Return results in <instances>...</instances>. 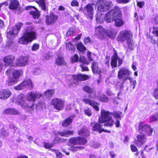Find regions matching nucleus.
<instances>
[{
    "label": "nucleus",
    "mask_w": 158,
    "mask_h": 158,
    "mask_svg": "<svg viewBox=\"0 0 158 158\" xmlns=\"http://www.w3.org/2000/svg\"><path fill=\"white\" fill-rule=\"evenodd\" d=\"M84 148L81 146H77L73 147L71 149V150L74 152H77L79 150L83 149Z\"/></svg>",
    "instance_id": "nucleus-51"
},
{
    "label": "nucleus",
    "mask_w": 158,
    "mask_h": 158,
    "mask_svg": "<svg viewBox=\"0 0 158 158\" xmlns=\"http://www.w3.org/2000/svg\"><path fill=\"white\" fill-rule=\"evenodd\" d=\"M130 0H117V2L119 3H127L129 2Z\"/></svg>",
    "instance_id": "nucleus-63"
},
{
    "label": "nucleus",
    "mask_w": 158,
    "mask_h": 158,
    "mask_svg": "<svg viewBox=\"0 0 158 158\" xmlns=\"http://www.w3.org/2000/svg\"><path fill=\"white\" fill-rule=\"evenodd\" d=\"M132 37L133 34L130 31L124 30L120 31L117 38V40L120 42H123L126 41L128 48L132 49L133 47L132 40Z\"/></svg>",
    "instance_id": "nucleus-2"
},
{
    "label": "nucleus",
    "mask_w": 158,
    "mask_h": 158,
    "mask_svg": "<svg viewBox=\"0 0 158 158\" xmlns=\"http://www.w3.org/2000/svg\"><path fill=\"white\" fill-rule=\"evenodd\" d=\"M86 139H69L67 144L73 147L75 145H84L87 143Z\"/></svg>",
    "instance_id": "nucleus-14"
},
{
    "label": "nucleus",
    "mask_w": 158,
    "mask_h": 158,
    "mask_svg": "<svg viewBox=\"0 0 158 158\" xmlns=\"http://www.w3.org/2000/svg\"><path fill=\"white\" fill-rule=\"evenodd\" d=\"M29 61L28 56L21 55L17 58L13 67H24L26 66Z\"/></svg>",
    "instance_id": "nucleus-11"
},
{
    "label": "nucleus",
    "mask_w": 158,
    "mask_h": 158,
    "mask_svg": "<svg viewBox=\"0 0 158 158\" xmlns=\"http://www.w3.org/2000/svg\"><path fill=\"white\" fill-rule=\"evenodd\" d=\"M3 113L5 114L16 115L18 114L19 113V111L13 108H9L4 110Z\"/></svg>",
    "instance_id": "nucleus-29"
},
{
    "label": "nucleus",
    "mask_w": 158,
    "mask_h": 158,
    "mask_svg": "<svg viewBox=\"0 0 158 158\" xmlns=\"http://www.w3.org/2000/svg\"><path fill=\"white\" fill-rule=\"evenodd\" d=\"M152 96L156 99H158V87L155 88L152 93Z\"/></svg>",
    "instance_id": "nucleus-49"
},
{
    "label": "nucleus",
    "mask_w": 158,
    "mask_h": 158,
    "mask_svg": "<svg viewBox=\"0 0 158 158\" xmlns=\"http://www.w3.org/2000/svg\"><path fill=\"white\" fill-rule=\"evenodd\" d=\"M40 45L39 44L35 43L31 47V50L33 51H35L38 49L39 48Z\"/></svg>",
    "instance_id": "nucleus-52"
},
{
    "label": "nucleus",
    "mask_w": 158,
    "mask_h": 158,
    "mask_svg": "<svg viewBox=\"0 0 158 158\" xmlns=\"http://www.w3.org/2000/svg\"><path fill=\"white\" fill-rule=\"evenodd\" d=\"M72 77L73 80H70V81L69 84L70 86L78 83L79 81H84L89 80L91 76L85 74L80 73L73 75Z\"/></svg>",
    "instance_id": "nucleus-8"
},
{
    "label": "nucleus",
    "mask_w": 158,
    "mask_h": 158,
    "mask_svg": "<svg viewBox=\"0 0 158 158\" xmlns=\"http://www.w3.org/2000/svg\"><path fill=\"white\" fill-rule=\"evenodd\" d=\"M65 44L66 48L67 50L73 52L75 51V47L72 42L69 41L66 43Z\"/></svg>",
    "instance_id": "nucleus-40"
},
{
    "label": "nucleus",
    "mask_w": 158,
    "mask_h": 158,
    "mask_svg": "<svg viewBox=\"0 0 158 158\" xmlns=\"http://www.w3.org/2000/svg\"><path fill=\"white\" fill-rule=\"evenodd\" d=\"M19 5V2L18 0H10L8 8L10 10H15L18 8Z\"/></svg>",
    "instance_id": "nucleus-26"
},
{
    "label": "nucleus",
    "mask_w": 158,
    "mask_h": 158,
    "mask_svg": "<svg viewBox=\"0 0 158 158\" xmlns=\"http://www.w3.org/2000/svg\"><path fill=\"white\" fill-rule=\"evenodd\" d=\"M91 42H92V41L89 36L85 38L84 40V43L85 45L87 44L88 43Z\"/></svg>",
    "instance_id": "nucleus-56"
},
{
    "label": "nucleus",
    "mask_w": 158,
    "mask_h": 158,
    "mask_svg": "<svg viewBox=\"0 0 158 158\" xmlns=\"http://www.w3.org/2000/svg\"><path fill=\"white\" fill-rule=\"evenodd\" d=\"M79 57L78 55L77 54H75L74 55L71 57L70 59V61L72 63L77 62L79 61Z\"/></svg>",
    "instance_id": "nucleus-46"
},
{
    "label": "nucleus",
    "mask_w": 158,
    "mask_h": 158,
    "mask_svg": "<svg viewBox=\"0 0 158 158\" xmlns=\"http://www.w3.org/2000/svg\"><path fill=\"white\" fill-rule=\"evenodd\" d=\"M35 2L45 12L48 10L45 0H36Z\"/></svg>",
    "instance_id": "nucleus-30"
},
{
    "label": "nucleus",
    "mask_w": 158,
    "mask_h": 158,
    "mask_svg": "<svg viewBox=\"0 0 158 158\" xmlns=\"http://www.w3.org/2000/svg\"><path fill=\"white\" fill-rule=\"evenodd\" d=\"M75 116L73 115L70 116L62 121V126L64 127H66L71 125L73 120V118Z\"/></svg>",
    "instance_id": "nucleus-24"
},
{
    "label": "nucleus",
    "mask_w": 158,
    "mask_h": 158,
    "mask_svg": "<svg viewBox=\"0 0 158 158\" xmlns=\"http://www.w3.org/2000/svg\"><path fill=\"white\" fill-rule=\"evenodd\" d=\"M122 17V14L120 8L115 6L113 9L108 11L106 14L104 19L107 23H110L112 20Z\"/></svg>",
    "instance_id": "nucleus-5"
},
{
    "label": "nucleus",
    "mask_w": 158,
    "mask_h": 158,
    "mask_svg": "<svg viewBox=\"0 0 158 158\" xmlns=\"http://www.w3.org/2000/svg\"><path fill=\"white\" fill-rule=\"evenodd\" d=\"M55 93V90L54 89H48L44 93L43 96L42 97L45 98H49L52 97Z\"/></svg>",
    "instance_id": "nucleus-33"
},
{
    "label": "nucleus",
    "mask_w": 158,
    "mask_h": 158,
    "mask_svg": "<svg viewBox=\"0 0 158 158\" xmlns=\"http://www.w3.org/2000/svg\"><path fill=\"white\" fill-rule=\"evenodd\" d=\"M110 58V56L107 55H106L105 57V64L108 67L109 66Z\"/></svg>",
    "instance_id": "nucleus-54"
},
{
    "label": "nucleus",
    "mask_w": 158,
    "mask_h": 158,
    "mask_svg": "<svg viewBox=\"0 0 158 158\" xmlns=\"http://www.w3.org/2000/svg\"><path fill=\"white\" fill-rule=\"evenodd\" d=\"M80 63H81L82 64L88 65L89 64V62L87 60L86 58L84 56H82L79 57V61Z\"/></svg>",
    "instance_id": "nucleus-44"
},
{
    "label": "nucleus",
    "mask_w": 158,
    "mask_h": 158,
    "mask_svg": "<svg viewBox=\"0 0 158 158\" xmlns=\"http://www.w3.org/2000/svg\"><path fill=\"white\" fill-rule=\"evenodd\" d=\"M55 64L58 66H66V63L64 60V57L60 56H57L56 59Z\"/></svg>",
    "instance_id": "nucleus-27"
},
{
    "label": "nucleus",
    "mask_w": 158,
    "mask_h": 158,
    "mask_svg": "<svg viewBox=\"0 0 158 158\" xmlns=\"http://www.w3.org/2000/svg\"><path fill=\"white\" fill-rule=\"evenodd\" d=\"M102 129V125L99 123H97L93 125L92 131H98L100 133L101 129Z\"/></svg>",
    "instance_id": "nucleus-41"
},
{
    "label": "nucleus",
    "mask_w": 158,
    "mask_h": 158,
    "mask_svg": "<svg viewBox=\"0 0 158 158\" xmlns=\"http://www.w3.org/2000/svg\"><path fill=\"white\" fill-rule=\"evenodd\" d=\"M83 90L85 92L89 94H93L94 92V89L91 88L90 86L86 85L82 88Z\"/></svg>",
    "instance_id": "nucleus-37"
},
{
    "label": "nucleus",
    "mask_w": 158,
    "mask_h": 158,
    "mask_svg": "<svg viewBox=\"0 0 158 158\" xmlns=\"http://www.w3.org/2000/svg\"><path fill=\"white\" fill-rule=\"evenodd\" d=\"M112 113L104 110H102L101 112V119H99L98 122L101 124L105 123L103 126L112 127L113 126L114 121L113 119Z\"/></svg>",
    "instance_id": "nucleus-4"
},
{
    "label": "nucleus",
    "mask_w": 158,
    "mask_h": 158,
    "mask_svg": "<svg viewBox=\"0 0 158 158\" xmlns=\"http://www.w3.org/2000/svg\"><path fill=\"white\" fill-rule=\"evenodd\" d=\"M152 33L153 34H155L156 36L158 37V29H156L154 28Z\"/></svg>",
    "instance_id": "nucleus-64"
},
{
    "label": "nucleus",
    "mask_w": 158,
    "mask_h": 158,
    "mask_svg": "<svg viewBox=\"0 0 158 158\" xmlns=\"http://www.w3.org/2000/svg\"><path fill=\"white\" fill-rule=\"evenodd\" d=\"M95 35L98 36V38L101 40L104 39L106 31L102 26L99 25L98 26L95 27Z\"/></svg>",
    "instance_id": "nucleus-17"
},
{
    "label": "nucleus",
    "mask_w": 158,
    "mask_h": 158,
    "mask_svg": "<svg viewBox=\"0 0 158 158\" xmlns=\"http://www.w3.org/2000/svg\"><path fill=\"white\" fill-rule=\"evenodd\" d=\"M144 139H135L134 143L138 147H140L143 145L145 142L144 141Z\"/></svg>",
    "instance_id": "nucleus-42"
},
{
    "label": "nucleus",
    "mask_w": 158,
    "mask_h": 158,
    "mask_svg": "<svg viewBox=\"0 0 158 158\" xmlns=\"http://www.w3.org/2000/svg\"><path fill=\"white\" fill-rule=\"evenodd\" d=\"M23 25V23L21 22L16 24L11 28L9 31L6 32L7 38L10 40H13L18 36L21 28Z\"/></svg>",
    "instance_id": "nucleus-6"
},
{
    "label": "nucleus",
    "mask_w": 158,
    "mask_h": 158,
    "mask_svg": "<svg viewBox=\"0 0 158 158\" xmlns=\"http://www.w3.org/2000/svg\"><path fill=\"white\" fill-rule=\"evenodd\" d=\"M85 114L89 117H90L92 115V112L89 108H88L84 110Z\"/></svg>",
    "instance_id": "nucleus-50"
},
{
    "label": "nucleus",
    "mask_w": 158,
    "mask_h": 158,
    "mask_svg": "<svg viewBox=\"0 0 158 158\" xmlns=\"http://www.w3.org/2000/svg\"><path fill=\"white\" fill-rule=\"evenodd\" d=\"M34 11H30L29 14L31 15L32 18L34 19H38L39 18L40 15V11L36 8Z\"/></svg>",
    "instance_id": "nucleus-31"
},
{
    "label": "nucleus",
    "mask_w": 158,
    "mask_h": 158,
    "mask_svg": "<svg viewBox=\"0 0 158 158\" xmlns=\"http://www.w3.org/2000/svg\"><path fill=\"white\" fill-rule=\"evenodd\" d=\"M78 134L84 137H87L90 135V132L87 128L85 126H83L78 131Z\"/></svg>",
    "instance_id": "nucleus-25"
},
{
    "label": "nucleus",
    "mask_w": 158,
    "mask_h": 158,
    "mask_svg": "<svg viewBox=\"0 0 158 158\" xmlns=\"http://www.w3.org/2000/svg\"><path fill=\"white\" fill-rule=\"evenodd\" d=\"M131 73H132L128 69L122 67L120 69L118 72V78L120 80L124 79L125 81L127 79L131 81V78L129 76L131 75Z\"/></svg>",
    "instance_id": "nucleus-10"
},
{
    "label": "nucleus",
    "mask_w": 158,
    "mask_h": 158,
    "mask_svg": "<svg viewBox=\"0 0 158 158\" xmlns=\"http://www.w3.org/2000/svg\"><path fill=\"white\" fill-rule=\"evenodd\" d=\"M64 104V101L58 98H54L51 100V104L55 109L58 111H60L63 109Z\"/></svg>",
    "instance_id": "nucleus-12"
},
{
    "label": "nucleus",
    "mask_w": 158,
    "mask_h": 158,
    "mask_svg": "<svg viewBox=\"0 0 158 158\" xmlns=\"http://www.w3.org/2000/svg\"><path fill=\"white\" fill-rule=\"evenodd\" d=\"M113 21H115L114 24L118 27H121L123 26L124 24V21L122 17L113 19V20H112V22Z\"/></svg>",
    "instance_id": "nucleus-34"
},
{
    "label": "nucleus",
    "mask_w": 158,
    "mask_h": 158,
    "mask_svg": "<svg viewBox=\"0 0 158 158\" xmlns=\"http://www.w3.org/2000/svg\"><path fill=\"white\" fill-rule=\"evenodd\" d=\"M89 145L91 147L95 148L100 146V144L99 143L94 140L91 141L89 143Z\"/></svg>",
    "instance_id": "nucleus-45"
},
{
    "label": "nucleus",
    "mask_w": 158,
    "mask_h": 158,
    "mask_svg": "<svg viewBox=\"0 0 158 158\" xmlns=\"http://www.w3.org/2000/svg\"><path fill=\"white\" fill-rule=\"evenodd\" d=\"M82 101L85 104H88L96 111H98L99 110L98 106L99 103L94 100H91L89 98H85L82 100Z\"/></svg>",
    "instance_id": "nucleus-19"
},
{
    "label": "nucleus",
    "mask_w": 158,
    "mask_h": 158,
    "mask_svg": "<svg viewBox=\"0 0 158 158\" xmlns=\"http://www.w3.org/2000/svg\"><path fill=\"white\" fill-rule=\"evenodd\" d=\"M113 116L114 115V118L115 119H119L120 120H121V115L122 114V113L120 111H114L112 113Z\"/></svg>",
    "instance_id": "nucleus-43"
},
{
    "label": "nucleus",
    "mask_w": 158,
    "mask_h": 158,
    "mask_svg": "<svg viewBox=\"0 0 158 158\" xmlns=\"http://www.w3.org/2000/svg\"><path fill=\"white\" fill-rule=\"evenodd\" d=\"M144 123L143 122H141L139 123L138 131L141 134L137 136V138H145V135L142 133L143 131H145L148 135H151L152 134L153 128H151L149 125Z\"/></svg>",
    "instance_id": "nucleus-7"
},
{
    "label": "nucleus",
    "mask_w": 158,
    "mask_h": 158,
    "mask_svg": "<svg viewBox=\"0 0 158 158\" xmlns=\"http://www.w3.org/2000/svg\"><path fill=\"white\" fill-rule=\"evenodd\" d=\"M70 4L72 6H78L79 5V3L76 0H73Z\"/></svg>",
    "instance_id": "nucleus-55"
},
{
    "label": "nucleus",
    "mask_w": 158,
    "mask_h": 158,
    "mask_svg": "<svg viewBox=\"0 0 158 158\" xmlns=\"http://www.w3.org/2000/svg\"><path fill=\"white\" fill-rule=\"evenodd\" d=\"M23 71L20 69L15 70L12 73V76L19 79V77L23 75Z\"/></svg>",
    "instance_id": "nucleus-39"
},
{
    "label": "nucleus",
    "mask_w": 158,
    "mask_h": 158,
    "mask_svg": "<svg viewBox=\"0 0 158 158\" xmlns=\"http://www.w3.org/2000/svg\"><path fill=\"white\" fill-rule=\"evenodd\" d=\"M33 87L31 80L30 79H28L23 80L17 85L15 86L14 89L17 90H20L25 88L31 89Z\"/></svg>",
    "instance_id": "nucleus-9"
},
{
    "label": "nucleus",
    "mask_w": 158,
    "mask_h": 158,
    "mask_svg": "<svg viewBox=\"0 0 158 158\" xmlns=\"http://www.w3.org/2000/svg\"><path fill=\"white\" fill-rule=\"evenodd\" d=\"M76 47L79 51L83 53H84L86 50V47L81 42H80L77 44Z\"/></svg>",
    "instance_id": "nucleus-36"
},
{
    "label": "nucleus",
    "mask_w": 158,
    "mask_h": 158,
    "mask_svg": "<svg viewBox=\"0 0 158 158\" xmlns=\"http://www.w3.org/2000/svg\"><path fill=\"white\" fill-rule=\"evenodd\" d=\"M32 29L33 28L31 27H27L26 31L19 39V43L23 44H27L36 39V32L30 30L31 29Z\"/></svg>",
    "instance_id": "nucleus-3"
},
{
    "label": "nucleus",
    "mask_w": 158,
    "mask_h": 158,
    "mask_svg": "<svg viewBox=\"0 0 158 158\" xmlns=\"http://www.w3.org/2000/svg\"><path fill=\"white\" fill-rule=\"evenodd\" d=\"M65 140V139H63L62 140L61 139H54L52 143L44 142V147L46 149H50L53 147L55 144L62 143L64 142Z\"/></svg>",
    "instance_id": "nucleus-18"
},
{
    "label": "nucleus",
    "mask_w": 158,
    "mask_h": 158,
    "mask_svg": "<svg viewBox=\"0 0 158 158\" xmlns=\"http://www.w3.org/2000/svg\"><path fill=\"white\" fill-rule=\"evenodd\" d=\"M15 59V56L12 55H9L6 56L3 59L4 66L5 67H7L8 66L13 67V65H14V64H13Z\"/></svg>",
    "instance_id": "nucleus-15"
},
{
    "label": "nucleus",
    "mask_w": 158,
    "mask_h": 158,
    "mask_svg": "<svg viewBox=\"0 0 158 158\" xmlns=\"http://www.w3.org/2000/svg\"><path fill=\"white\" fill-rule=\"evenodd\" d=\"M19 81V79L13 76L10 77L8 78V80L6 82L8 85H11L13 84H15Z\"/></svg>",
    "instance_id": "nucleus-32"
},
{
    "label": "nucleus",
    "mask_w": 158,
    "mask_h": 158,
    "mask_svg": "<svg viewBox=\"0 0 158 158\" xmlns=\"http://www.w3.org/2000/svg\"><path fill=\"white\" fill-rule=\"evenodd\" d=\"M91 68L94 74H100L102 73V71L99 67L98 64L97 62L93 61L92 63Z\"/></svg>",
    "instance_id": "nucleus-23"
},
{
    "label": "nucleus",
    "mask_w": 158,
    "mask_h": 158,
    "mask_svg": "<svg viewBox=\"0 0 158 158\" xmlns=\"http://www.w3.org/2000/svg\"><path fill=\"white\" fill-rule=\"evenodd\" d=\"M99 99L101 102H107L109 99L105 95L102 94L99 97Z\"/></svg>",
    "instance_id": "nucleus-47"
},
{
    "label": "nucleus",
    "mask_w": 158,
    "mask_h": 158,
    "mask_svg": "<svg viewBox=\"0 0 158 158\" xmlns=\"http://www.w3.org/2000/svg\"><path fill=\"white\" fill-rule=\"evenodd\" d=\"M81 69V71H89V69L87 66H85L83 64H81L80 65Z\"/></svg>",
    "instance_id": "nucleus-53"
},
{
    "label": "nucleus",
    "mask_w": 158,
    "mask_h": 158,
    "mask_svg": "<svg viewBox=\"0 0 158 158\" xmlns=\"http://www.w3.org/2000/svg\"><path fill=\"white\" fill-rule=\"evenodd\" d=\"M46 105L44 102L40 101L38 102L35 105V108L37 110H41L45 108Z\"/></svg>",
    "instance_id": "nucleus-35"
},
{
    "label": "nucleus",
    "mask_w": 158,
    "mask_h": 158,
    "mask_svg": "<svg viewBox=\"0 0 158 158\" xmlns=\"http://www.w3.org/2000/svg\"><path fill=\"white\" fill-rule=\"evenodd\" d=\"M56 157L57 158H62L63 156V154L58 151L56 153Z\"/></svg>",
    "instance_id": "nucleus-62"
},
{
    "label": "nucleus",
    "mask_w": 158,
    "mask_h": 158,
    "mask_svg": "<svg viewBox=\"0 0 158 158\" xmlns=\"http://www.w3.org/2000/svg\"><path fill=\"white\" fill-rule=\"evenodd\" d=\"M131 149L133 152H137L138 151L137 147L134 145L131 144L130 146Z\"/></svg>",
    "instance_id": "nucleus-59"
},
{
    "label": "nucleus",
    "mask_w": 158,
    "mask_h": 158,
    "mask_svg": "<svg viewBox=\"0 0 158 158\" xmlns=\"http://www.w3.org/2000/svg\"><path fill=\"white\" fill-rule=\"evenodd\" d=\"M157 120V118L156 117L153 115L152 116H151L150 118V122H152L153 121H156Z\"/></svg>",
    "instance_id": "nucleus-60"
},
{
    "label": "nucleus",
    "mask_w": 158,
    "mask_h": 158,
    "mask_svg": "<svg viewBox=\"0 0 158 158\" xmlns=\"http://www.w3.org/2000/svg\"><path fill=\"white\" fill-rule=\"evenodd\" d=\"M82 35L81 34H80L77 35V36L75 37L72 40L73 42H76L77 41L80 40V39L81 38V35Z\"/></svg>",
    "instance_id": "nucleus-61"
},
{
    "label": "nucleus",
    "mask_w": 158,
    "mask_h": 158,
    "mask_svg": "<svg viewBox=\"0 0 158 158\" xmlns=\"http://www.w3.org/2000/svg\"><path fill=\"white\" fill-rule=\"evenodd\" d=\"M98 5L102 12L106 11L110 9L112 6L113 4L111 2H104L103 0H99Z\"/></svg>",
    "instance_id": "nucleus-13"
},
{
    "label": "nucleus",
    "mask_w": 158,
    "mask_h": 158,
    "mask_svg": "<svg viewBox=\"0 0 158 158\" xmlns=\"http://www.w3.org/2000/svg\"><path fill=\"white\" fill-rule=\"evenodd\" d=\"M113 51L114 53L111 58V61L110 62L112 68H114L117 67V60L118 59V55L117 52V51L114 49Z\"/></svg>",
    "instance_id": "nucleus-21"
},
{
    "label": "nucleus",
    "mask_w": 158,
    "mask_h": 158,
    "mask_svg": "<svg viewBox=\"0 0 158 158\" xmlns=\"http://www.w3.org/2000/svg\"><path fill=\"white\" fill-rule=\"evenodd\" d=\"M36 8L34 6H27L25 7V10H31L33 9L35 10Z\"/></svg>",
    "instance_id": "nucleus-58"
},
{
    "label": "nucleus",
    "mask_w": 158,
    "mask_h": 158,
    "mask_svg": "<svg viewBox=\"0 0 158 158\" xmlns=\"http://www.w3.org/2000/svg\"><path fill=\"white\" fill-rule=\"evenodd\" d=\"M12 94L9 89H4L0 90V99L5 100L9 98Z\"/></svg>",
    "instance_id": "nucleus-20"
},
{
    "label": "nucleus",
    "mask_w": 158,
    "mask_h": 158,
    "mask_svg": "<svg viewBox=\"0 0 158 158\" xmlns=\"http://www.w3.org/2000/svg\"><path fill=\"white\" fill-rule=\"evenodd\" d=\"M46 23L48 25L53 24L57 20L58 16L53 12L50 13L49 15L45 16Z\"/></svg>",
    "instance_id": "nucleus-16"
},
{
    "label": "nucleus",
    "mask_w": 158,
    "mask_h": 158,
    "mask_svg": "<svg viewBox=\"0 0 158 158\" xmlns=\"http://www.w3.org/2000/svg\"><path fill=\"white\" fill-rule=\"evenodd\" d=\"M145 2L143 1L138 2L137 3V6L140 8H142L144 6Z\"/></svg>",
    "instance_id": "nucleus-57"
},
{
    "label": "nucleus",
    "mask_w": 158,
    "mask_h": 158,
    "mask_svg": "<svg viewBox=\"0 0 158 158\" xmlns=\"http://www.w3.org/2000/svg\"><path fill=\"white\" fill-rule=\"evenodd\" d=\"M105 33L107 36L111 39L114 38L116 35L114 30L113 29H110L106 31Z\"/></svg>",
    "instance_id": "nucleus-38"
},
{
    "label": "nucleus",
    "mask_w": 158,
    "mask_h": 158,
    "mask_svg": "<svg viewBox=\"0 0 158 158\" xmlns=\"http://www.w3.org/2000/svg\"><path fill=\"white\" fill-rule=\"evenodd\" d=\"M57 133L60 136L68 137L69 135H73L74 134V132L73 130L70 131L64 130L62 131H58Z\"/></svg>",
    "instance_id": "nucleus-28"
},
{
    "label": "nucleus",
    "mask_w": 158,
    "mask_h": 158,
    "mask_svg": "<svg viewBox=\"0 0 158 158\" xmlns=\"http://www.w3.org/2000/svg\"><path fill=\"white\" fill-rule=\"evenodd\" d=\"M94 5V3H88L84 7L87 12L88 15L90 18H92L93 17Z\"/></svg>",
    "instance_id": "nucleus-22"
},
{
    "label": "nucleus",
    "mask_w": 158,
    "mask_h": 158,
    "mask_svg": "<svg viewBox=\"0 0 158 158\" xmlns=\"http://www.w3.org/2000/svg\"><path fill=\"white\" fill-rule=\"evenodd\" d=\"M76 30L75 28L73 27L70 28L67 33V35L69 36L73 35L75 33Z\"/></svg>",
    "instance_id": "nucleus-48"
},
{
    "label": "nucleus",
    "mask_w": 158,
    "mask_h": 158,
    "mask_svg": "<svg viewBox=\"0 0 158 158\" xmlns=\"http://www.w3.org/2000/svg\"><path fill=\"white\" fill-rule=\"evenodd\" d=\"M42 95V94L31 91L28 94L26 100L25 95L23 94H20L15 100V102L22 108L27 109L30 111H32L34 110L35 103L36 98H40Z\"/></svg>",
    "instance_id": "nucleus-1"
}]
</instances>
